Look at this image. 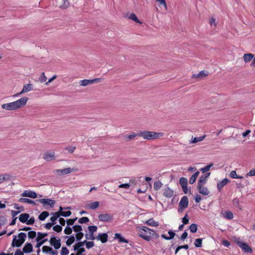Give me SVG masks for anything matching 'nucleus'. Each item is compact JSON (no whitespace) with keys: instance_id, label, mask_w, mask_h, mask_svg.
Returning <instances> with one entry per match:
<instances>
[{"instance_id":"49","label":"nucleus","mask_w":255,"mask_h":255,"mask_svg":"<svg viewBox=\"0 0 255 255\" xmlns=\"http://www.w3.org/2000/svg\"><path fill=\"white\" fill-rule=\"evenodd\" d=\"M36 235V233L35 231H31L28 232V237L29 239H34Z\"/></svg>"},{"instance_id":"9","label":"nucleus","mask_w":255,"mask_h":255,"mask_svg":"<svg viewBox=\"0 0 255 255\" xmlns=\"http://www.w3.org/2000/svg\"><path fill=\"white\" fill-rule=\"evenodd\" d=\"M50 244L53 246L55 249H59L61 245V240L60 239H56L55 237H52L49 240Z\"/></svg>"},{"instance_id":"39","label":"nucleus","mask_w":255,"mask_h":255,"mask_svg":"<svg viewBox=\"0 0 255 255\" xmlns=\"http://www.w3.org/2000/svg\"><path fill=\"white\" fill-rule=\"evenodd\" d=\"M198 229V226L196 224H192L189 226V229L191 233H195L197 232Z\"/></svg>"},{"instance_id":"59","label":"nucleus","mask_w":255,"mask_h":255,"mask_svg":"<svg viewBox=\"0 0 255 255\" xmlns=\"http://www.w3.org/2000/svg\"><path fill=\"white\" fill-rule=\"evenodd\" d=\"M94 245H95L93 241L87 242V243H86V248L88 249L92 248V247H93L94 246Z\"/></svg>"},{"instance_id":"57","label":"nucleus","mask_w":255,"mask_h":255,"mask_svg":"<svg viewBox=\"0 0 255 255\" xmlns=\"http://www.w3.org/2000/svg\"><path fill=\"white\" fill-rule=\"evenodd\" d=\"M35 219L34 217H31L29 220L28 219L26 224L28 225H33L34 223Z\"/></svg>"},{"instance_id":"3","label":"nucleus","mask_w":255,"mask_h":255,"mask_svg":"<svg viewBox=\"0 0 255 255\" xmlns=\"http://www.w3.org/2000/svg\"><path fill=\"white\" fill-rule=\"evenodd\" d=\"M162 132H156L149 130L140 131L138 132V136L142 137L144 139L152 140L158 139L163 136Z\"/></svg>"},{"instance_id":"11","label":"nucleus","mask_w":255,"mask_h":255,"mask_svg":"<svg viewBox=\"0 0 255 255\" xmlns=\"http://www.w3.org/2000/svg\"><path fill=\"white\" fill-rule=\"evenodd\" d=\"M73 169L70 167L62 169H56L53 171L54 173L58 175H63L71 173Z\"/></svg>"},{"instance_id":"21","label":"nucleus","mask_w":255,"mask_h":255,"mask_svg":"<svg viewBox=\"0 0 255 255\" xmlns=\"http://www.w3.org/2000/svg\"><path fill=\"white\" fill-rule=\"evenodd\" d=\"M33 251V247L31 243H26L23 248V252L25 253H30Z\"/></svg>"},{"instance_id":"18","label":"nucleus","mask_w":255,"mask_h":255,"mask_svg":"<svg viewBox=\"0 0 255 255\" xmlns=\"http://www.w3.org/2000/svg\"><path fill=\"white\" fill-rule=\"evenodd\" d=\"M174 194V191L168 187H166L164 189L163 195L165 197L170 198H171Z\"/></svg>"},{"instance_id":"41","label":"nucleus","mask_w":255,"mask_h":255,"mask_svg":"<svg viewBox=\"0 0 255 255\" xmlns=\"http://www.w3.org/2000/svg\"><path fill=\"white\" fill-rule=\"evenodd\" d=\"M60 217V215L58 212H55L53 213V216L50 218V221L52 223H55V221Z\"/></svg>"},{"instance_id":"61","label":"nucleus","mask_w":255,"mask_h":255,"mask_svg":"<svg viewBox=\"0 0 255 255\" xmlns=\"http://www.w3.org/2000/svg\"><path fill=\"white\" fill-rule=\"evenodd\" d=\"M129 187H130V184L128 183L122 184L119 186V188H125V189H128L129 188Z\"/></svg>"},{"instance_id":"19","label":"nucleus","mask_w":255,"mask_h":255,"mask_svg":"<svg viewBox=\"0 0 255 255\" xmlns=\"http://www.w3.org/2000/svg\"><path fill=\"white\" fill-rule=\"evenodd\" d=\"M10 178H11V176L7 173L0 174V184L10 180Z\"/></svg>"},{"instance_id":"22","label":"nucleus","mask_w":255,"mask_h":255,"mask_svg":"<svg viewBox=\"0 0 255 255\" xmlns=\"http://www.w3.org/2000/svg\"><path fill=\"white\" fill-rule=\"evenodd\" d=\"M114 239H118L120 243H128V241L127 239L124 238L120 233H116L114 236Z\"/></svg>"},{"instance_id":"51","label":"nucleus","mask_w":255,"mask_h":255,"mask_svg":"<svg viewBox=\"0 0 255 255\" xmlns=\"http://www.w3.org/2000/svg\"><path fill=\"white\" fill-rule=\"evenodd\" d=\"M53 230L57 233H59L62 231V227L60 225H56L53 227Z\"/></svg>"},{"instance_id":"15","label":"nucleus","mask_w":255,"mask_h":255,"mask_svg":"<svg viewBox=\"0 0 255 255\" xmlns=\"http://www.w3.org/2000/svg\"><path fill=\"white\" fill-rule=\"evenodd\" d=\"M22 197H27L32 198H36L37 197V193L33 191L25 190L21 195Z\"/></svg>"},{"instance_id":"48","label":"nucleus","mask_w":255,"mask_h":255,"mask_svg":"<svg viewBox=\"0 0 255 255\" xmlns=\"http://www.w3.org/2000/svg\"><path fill=\"white\" fill-rule=\"evenodd\" d=\"M156 1L158 2L160 5L163 6L165 10L167 9V4L165 0H156Z\"/></svg>"},{"instance_id":"16","label":"nucleus","mask_w":255,"mask_h":255,"mask_svg":"<svg viewBox=\"0 0 255 255\" xmlns=\"http://www.w3.org/2000/svg\"><path fill=\"white\" fill-rule=\"evenodd\" d=\"M43 158L47 161L53 160L55 159V153L46 152L43 154Z\"/></svg>"},{"instance_id":"7","label":"nucleus","mask_w":255,"mask_h":255,"mask_svg":"<svg viewBox=\"0 0 255 255\" xmlns=\"http://www.w3.org/2000/svg\"><path fill=\"white\" fill-rule=\"evenodd\" d=\"M38 201L42 204L43 206H49L51 208L53 207L55 204V201L50 199L43 198L38 200Z\"/></svg>"},{"instance_id":"45","label":"nucleus","mask_w":255,"mask_h":255,"mask_svg":"<svg viewBox=\"0 0 255 255\" xmlns=\"http://www.w3.org/2000/svg\"><path fill=\"white\" fill-rule=\"evenodd\" d=\"M138 136V133H134L132 132L131 134L129 135H126V137H128L129 140H132L134 139L136 136Z\"/></svg>"},{"instance_id":"44","label":"nucleus","mask_w":255,"mask_h":255,"mask_svg":"<svg viewBox=\"0 0 255 255\" xmlns=\"http://www.w3.org/2000/svg\"><path fill=\"white\" fill-rule=\"evenodd\" d=\"M69 253V250L65 247H63L61 250V255H68Z\"/></svg>"},{"instance_id":"13","label":"nucleus","mask_w":255,"mask_h":255,"mask_svg":"<svg viewBox=\"0 0 255 255\" xmlns=\"http://www.w3.org/2000/svg\"><path fill=\"white\" fill-rule=\"evenodd\" d=\"M211 174L210 172L206 173L205 174L200 176L198 181L197 185H205L207 182V180Z\"/></svg>"},{"instance_id":"5","label":"nucleus","mask_w":255,"mask_h":255,"mask_svg":"<svg viewBox=\"0 0 255 255\" xmlns=\"http://www.w3.org/2000/svg\"><path fill=\"white\" fill-rule=\"evenodd\" d=\"M235 242L245 253H253V251L252 249L247 243L241 242L239 238H236L235 240Z\"/></svg>"},{"instance_id":"50","label":"nucleus","mask_w":255,"mask_h":255,"mask_svg":"<svg viewBox=\"0 0 255 255\" xmlns=\"http://www.w3.org/2000/svg\"><path fill=\"white\" fill-rule=\"evenodd\" d=\"M89 221V218L86 217H82V218H80L78 221L79 223L80 224L86 223L88 222Z\"/></svg>"},{"instance_id":"28","label":"nucleus","mask_w":255,"mask_h":255,"mask_svg":"<svg viewBox=\"0 0 255 255\" xmlns=\"http://www.w3.org/2000/svg\"><path fill=\"white\" fill-rule=\"evenodd\" d=\"M32 89V85L30 84H25L23 87L21 93H24L30 91Z\"/></svg>"},{"instance_id":"25","label":"nucleus","mask_w":255,"mask_h":255,"mask_svg":"<svg viewBox=\"0 0 255 255\" xmlns=\"http://www.w3.org/2000/svg\"><path fill=\"white\" fill-rule=\"evenodd\" d=\"M254 54L252 53H246L244 55L243 58L245 63L250 62L254 58Z\"/></svg>"},{"instance_id":"55","label":"nucleus","mask_w":255,"mask_h":255,"mask_svg":"<svg viewBox=\"0 0 255 255\" xmlns=\"http://www.w3.org/2000/svg\"><path fill=\"white\" fill-rule=\"evenodd\" d=\"M84 234L82 232L77 233L76 237L77 241H80L83 237Z\"/></svg>"},{"instance_id":"60","label":"nucleus","mask_w":255,"mask_h":255,"mask_svg":"<svg viewBox=\"0 0 255 255\" xmlns=\"http://www.w3.org/2000/svg\"><path fill=\"white\" fill-rule=\"evenodd\" d=\"M230 176L233 179L238 178V175L237 174L236 171L235 170H233L230 172Z\"/></svg>"},{"instance_id":"6","label":"nucleus","mask_w":255,"mask_h":255,"mask_svg":"<svg viewBox=\"0 0 255 255\" xmlns=\"http://www.w3.org/2000/svg\"><path fill=\"white\" fill-rule=\"evenodd\" d=\"M188 199L187 196H183L179 203L178 212H182L184 209L186 208L188 206Z\"/></svg>"},{"instance_id":"40","label":"nucleus","mask_w":255,"mask_h":255,"mask_svg":"<svg viewBox=\"0 0 255 255\" xmlns=\"http://www.w3.org/2000/svg\"><path fill=\"white\" fill-rule=\"evenodd\" d=\"M75 242V237L73 236H70L66 241V244L68 246H70Z\"/></svg>"},{"instance_id":"12","label":"nucleus","mask_w":255,"mask_h":255,"mask_svg":"<svg viewBox=\"0 0 255 255\" xmlns=\"http://www.w3.org/2000/svg\"><path fill=\"white\" fill-rule=\"evenodd\" d=\"M88 229L91 234V238L88 237V234H86L85 235V237L86 239H90L91 240H94L96 239L95 237L94 236V233L97 231V227L96 226H90L88 227Z\"/></svg>"},{"instance_id":"58","label":"nucleus","mask_w":255,"mask_h":255,"mask_svg":"<svg viewBox=\"0 0 255 255\" xmlns=\"http://www.w3.org/2000/svg\"><path fill=\"white\" fill-rule=\"evenodd\" d=\"M77 218L74 219H70L67 220V224L68 226L73 225L74 222L76 221Z\"/></svg>"},{"instance_id":"63","label":"nucleus","mask_w":255,"mask_h":255,"mask_svg":"<svg viewBox=\"0 0 255 255\" xmlns=\"http://www.w3.org/2000/svg\"><path fill=\"white\" fill-rule=\"evenodd\" d=\"M47 241V239H45V240H42L41 241L38 242L35 247L39 249V247L41 246H42Z\"/></svg>"},{"instance_id":"4","label":"nucleus","mask_w":255,"mask_h":255,"mask_svg":"<svg viewBox=\"0 0 255 255\" xmlns=\"http://www.w3.org/2000/svg\"><path fill=\"white\" fill-rule=\"evenodd\" d=\"M26 235L25 233L21 232L18 235V239L16 238V236H14L12 241L11 246L13 247H20L25 241Z\"/></svg>"},{"instance_id":"37","label":"nucleus","mask_w":255,"mask_h":255,"mask_svg":"<svg viewBox=\"0 0 255 255\" xmlns=\"http://www.w3.org/2000/svg\"><path fill=\"white\" fill-rule=\"evenodd\" d=\"M162 183L160 181H155L153 184V188L155 190H158L162 186Z\"/></svg>"},{"instance_id":"38","label":"nucleus","mask_w":255,"mask_h":255,"mask_svg":"<svg viewBox=\"0 0 255 255\" xmlns=\"http://www.w3.org/2000/svg\"><path fill=\"white\" fill-rule=\"evenodd\" d=\"M202 239L198 238L195 240L194 245L197 248H200L202 247Z\"/></svg>"},{"instance_id":"26","label":"nucleus","mask_w":255,"mask_h":255,"mask_svg":"<svg viewBox=\"0 0 255 255\" xmlns=\"http://www.w3.org/2000/svg\"><path fill=\"white\" fill-rule=\"evenodd\" d=\"M145 224L151 227H157L159 225L158 222L154 221L152 218L146 221Z\"/></svg>"},{"instance_id":"47","label":"nucleus","mask_w":255,"mask_h":255,"mask_svg":"<svg viewBox=\"0 0 255 255\" xmlns=\"http://www.w3.org/2000/svg\"><path fill=\"white\" fill-rule=\"evenodd\" d=\"M52 250V249L48 246H44L42 247V252L45 253H50Z\"/></svg>"},{"instance_id":"24","label":"nucleus","mask_w":255,"mask_h":255,"mask_svg":"<svg viewBox=\"0 0 255 255\" xmlns=\"http://www.w3.org/2000/svg\"><path fill=\"white\" fill-rule=\"evenodd\" d=\"M29 218V215L28 213H23L19 215V220L22 223H26Z\"/></svg>"},{"instance_id":"23","label":"nucleus","mask_w":255,"mask_h":255,"mask_svg":"<svg viewBox=\"0 0 255 255\" xmlns=\"http://www.w3.org/2000/svg\"><path fill=\"white\" fill-rule=\"evenodd\" d=\"M229 181V180L227 178H225L222 181H219L217 183V186L218 190L220 191L222 189V188L228 183Z\"/></svg>"},{"instance_id":"32","label":"nucleus","mask_w":255,"mask_h":255,"mask_svg":"<svg viewBox=\"0 0 255 255\" xmlns=\"http://www.w3.org/2000/svg\"><path fill=\"white\" fill-rule=\"evenodd\" d=\"M19 202L20 203H26L29 204H32L33 205H35V203L33 201L27 198H21L19 199Z\"/></svg>"},{"instance_id":"36","label":"nucleus","mask_w":255,"mask_h":255,"mask_svg":"<svg viewBox=\"0 0 255 255\" xmlns=\"http://www.w3.org/2000/svg\"><path fill=\"white\" fill-rule=\"evenodd\" d=\"M37 237L36 239V240L37 242H39L40 240H41L42 239L45 238L47 236V233H42L41 232H38L37 233Z\"/></svg>"},{"instance_id":"64","label":"nucleus","mask_w":255,"mask_h":255,"mask_svg":"<svg viewBox=\"0 0 255 255\" xmlns=\"http://www.w3.org/2000/svg\"><path fill=\"white\" fill-rule=\"evenodd\" d=\"M255 176V170H251L250 171L247 173L246 176Z\"/></svg>"},{"instance_id":"20","label":"nucleus","mask_w":255,"mask_h":255,"mask_svg":"<svg viewBox=\"0 0 255 255\" xmlns=\"http://www.w3.org/2000/svg\"><path fill=\"white\" fill-rule=\"evenodd\" d=\"M208 75V72L201 71L197 74H194L192 76L193 78L202 79Z\"/></svg>"},{"instance_id":"27","label":"nucleus","mask_w":255,"mask_h":255,"mask_svg":"<svg viewBox=\"0 0 255 255\" xmlns=\"http://www.w3.org/2000/svg\"><path fill=\"white\" fill-rule=\"evenodd\" d=\"M205 137H206V135H204L202 136H199V137H192L191 140L190 141V143H195L199 141H201L205 138Z\"/></svg>"},{"instance_id":"52","label":"nucleus","mask_w":255,"mask_h":255,"mask_svg":"<svg viewBox=\"0 0 255 255\" xmlns=\"http://www.w3.org/2000/svg\"><path fill=\"white\" fill-rule=\"evenodd\" d=\"M47 80V78L45 76L44 73H42V74L39 77V80L41 83L45 82Z\"/></svg>"},{"instance_id":"56","label":"nucleus","mask_w":255,"mask_h":255,"mask_svg":"<svg viewBox=\"0 0 255 255\" xmlns=\"http://www.w3.org/2000/svg\"><path fill=\"white\" fill-rule=\"evenodd\" d=\"M75 149H76V146H67L65 148V150H67L70 153H73L74 151V150H75Z\"/></svg>"},{"instance_id":"10","label":"nucleus","mask_w":255,"mask_h":255,"mask_svg":"<svg viewBox=\"0 0 255 255\" xmlns=\"http://www.w3.org/2000/svg\"><path fill=\"white\" fill-rule=\"evenodd\" d=\"M101 81L99 78H95L92 80L84 79L80 81V85L82 86H86L94 83L99 82Z\"/></svg>"},{"instance_id":"62","label":"nucleus","mask_w":255,"mask_h":255,"mask_svg":"<svg viewBox=\"0 0 255 255\" xmlns=\"http://www.w3.org/2000/svg\"><path fill=\"white\" fill-rule=\"evenodd\" d=\"M168 233L169 235V240L173 239L174 236H175V233L173 232L172 231H169Z\"/></svg>"},{"instance_id":"8","label":"nucleus","mask_w":255,"mask_h":255,"mask_svg":"<svg viewBox=\"0 0 255 255\" xmlns=\"http://www.w3.org/2000/svg\"><path fill=\"white\" fill-rule=\"evenodd\" d=\"M98 219L102 222H110L113 220V215L111 214H101L98 216Z\"/></svg>"},{"instance_id":"35","label":"nucleus","mask_w":255,"mask_h":255,"mask_svg":"<svg viewBox=\"0 0 255 255\" xmlns=\"http://www.w3.org/2000/svg\"><path fill=\"white\" fill-rule=\"evenodd\" d=\"M213 166V163H210V164L207 165V166L201 168L200 169V171L202 173H206V172H208L209 170H210L211 167H212Z\"/></svg>"},{"instance_id":"31","label":"nucleus","mask_w":255,"mask_h":255,"mask_svg":"<svg viewBox=\"0 0 255 255\" xmlns=\"http://www.w3.org/2000/svg\"><path fill=\"white\" fill-rule=\"evenodd\" d=\"M223 216L225 218L228 220L232 219L234 217L233 214L229 211H225Z\"/></svg>"},{"instance_id":"33","label":"nucleus","mask_w":255,"mask_h":255,"mask_svg":"<svg viewBox=\"0 0 255 255\" xmlns=\"http://www.w3.org/2000/svg\"><path fill=\"white\" fill-rule=\"evenodd\" d=\"M88 206L91 209H96L99 206V202L98 201L92 202L88 204Z\"/></svg>"},{"instance_id":"17","label":"nucleus","mask_w":255,"mask_h":255,"mask_svg":"<svg viewBox=\"0 0 255 255\" xmlns=\"http://www.w3.org/2000/svg\"><path fill=\"white\" fill-rule=\"evenodd\" d=\"M96 239L100 241L102 243H105L108 241V235L107 233L99 234Z\"/></svg>"},{"instance_id":"14","label":"nucleus","mask_w":255,"mask_h":255,"mask_svg":"<svg viewBox=\"0 0 255 255\" xmlns=\"http://www.w3.org/2000/svg\"><path fill=\"white\" fill-rule=\"evenodd\" d=\"M197 189L200 194L204 196L208 195L210 193L208 189L204 185H197Z\"/></svg>"},{"instance_id":"53","label":"nucleus","mask_w":255,"mask_h":255,"mask_svg":"<svg viewBox=\"0 0 255 255\" xmlns=\"http://www.w3.org/2000/svg\"><path fill=\"white\" fill-rule=\"evenodd\" d=\"M83 246L82 243L79 242L74 246V251H77L79 249L82 248Z\"/></svg>"},{"instance_id":"1","label":"nucleus","mask_w":255,"mask_h":255,"mask_svg":"<svg viewBox=\"0 0 255 255\" xmlns=\"http://www.w3.org/2000/svg\"><path fill=\"white\" fill-rule=\"evenodd\" d=\"M27 97H22L15 101L1 105V108L7 111H15L24 107L28 101Z\"/></svg>"},{"instance_id":"46","label":"nucleus","mask_w":255,"mask_h":255,"mask_svg":"<svg viewBox=\"0 0 255 255\" xmlns=\"http://www.w3.org/2000/svg\"><path fill=\"white\" fill-rule=\"evenodd\" d=\"M72 228L74 231L76 233L81 232L82 231V228L80 225H74Z\"/></svg>"},{"instance_id":"2","label":"nucleus","mask_w":255,"mask_h":255,"mask_svg":"<svg viewBox=\"0 0 255 255\" xmlns=\"http://www.w3.org/2000/svg\"><path fill=\"white\" fill-rule=\"evenodd\" d=\"M139 236L147 241H150L151 238L154 237L158 238L159 236L152 230L146 227H142L138 230Z\"/></svg>"},{"instance_id":"29","label":"nucleus","mask_w":255,"mask_h":255,"mask_svg":"<svg viewBox=\"0 0 255 255\" xmlns=\"http://www.w3.org/2000/svg\"><path fill=\"white\" fill-rule=\"evenodd\" d=\"M199 174V172L197 171L192 175V176L191 177V178L189 180L190 184H193V183H194L195 182L196 180L197 177L198 176Z\"/></svg>"},{"instance_id":"42","label":"nucleus","mask_w":255,"mask_h":255,"mask_svg":"<svg viewBox=\"0 0 255 255\" xmlns=\"http://www.w3.org/2000/svg\"><path fill=\"white\" fill-rule=\"evenodd\" d=\"M179 183L182 186L187 185L188 181L187 178L185 177H181L179 179Z\"/></svg>"},{"instance_id":"34","label":"nucleus","mask_w":255,"mask_h":255,"mask_svg":"<svg viewBox=\"0 0 255 255\" xmlns=\"http://www.w3.org/2000/svg\"><path fill=\"white\" fill-rule=\"evenodd\" d=\"M128 18L130 19H131L132 20H133L134 21H135V22L136 23H141V22L138 19L136 15L134 14V13H130Z\"/></svg>"},{"instance_id":"43","label":"nucleus","mask_w":255,"mask_h":255,"mask_svg":"<svg viewBox=\"0 0 255 255\" xmlns=\"http://www.w3.org/2000/svg\"><path fill=\"white\" fill-rule=\"evenodd\" d=\"M60 216H63L65 217H69L71 215V212L70 211H62L61 212H58Z\"/></svg>"},{"instance_id":"54","label":"nucleus","mask_w":255,"mask_h":255,"mask_svg":"<svg viewBox=\"0 0 255 255\" xmlns=\"http://www.w3.org/2000/svg\"><path fill=\"white\" fill-rule=\"evenodd\" d=\"M64 232L66 235H70L72 233V229L71 228L67 226L65 228Z\"/></svg>"},{"instance_id":"30","label":"nucleus","mask_w":255,"mask_h":255,"mask_svg":"<svg viewBox=\"0 0 255 255\" xmlns=\"http://www.w3.org/2000/svg\"><path fill=\"white\" fill-rule=\"evenodd\" d=\"M49 216V213L47 211L42 212L38 216V219L41 221H44Z\"/></svg>"}]
</instances>
